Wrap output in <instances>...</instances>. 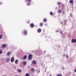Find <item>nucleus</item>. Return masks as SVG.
<instances>
[{
    "label": "nucleus",
    "mask_w": 76,
    "mask_h": 76,
    "mask_svg": "<svg viewBox=\"0 0 76 76\" xmlns=\"http://www.w3.org/2000/svg\"><path fill=\"white\" fill-rule=\"evenodd\" d=\"M15 64H17L18 63V60H16L15 61Z\"/></svg>",
    "instance_id": "9"
},
{
    "label": "nucleus",
    "mask_w": 76,
    "mask_h": 76,
    "mask_svg": "<svg viewBox=\"0 0 76 76\" xmlns=\"http://www.w3.org/2000/svg\"><path fill=\"white\" fill-rule=\"evenodd\" d=\"M6 47V44H3L2 45V47L3 48H4Z\"/></svg>",
    "instance_id": "10"
},
{
    "label": "nucleus",
    "mask_w": 76,
    "mask_h": 76,
    "mask_svg": "<svg viewBox=\"0 0 76 76\" xmlns=\"http://www.w3.org/2000/svg\"><path fill=\"white\" fill-rule=\"evenodd\" d=\"M24 59H26V58H27V56L26 55H25L24 56Z\"/></svg>",
    "instance_id": "17"
},
{
    "label": "nucleus",
    "mask_w": 76,
    "mask_h": 76,
    "mask_svg": "<svg viewBox=\"0 0 76 76\" xmlns=\"http://www.w3.org/2000/svg\"><path fill=\"white\" fill-rule=\"evenodd\" d=\"M56 32H58V30H57L56 31Z\"/></svg>",
    "instance_id": "32"
},
{
    "label": "nucleus",
    "mask_w": 76,
    "mask_h": 76,
    "mask_svg": "<svg viewBox=\"0 0 76 76\" xmlns=\"http://www.w3.org/2000/svg\"><path fill=\"white\" fill-rule=\"evenodd\" d=\"M73 0H71L69 1L70 3H73Z\"/></svg>",
    "instance_id": "18"
},
{
    "label": "nucleus",
    "mask_w": 76,
    "mask_h": 76,
    "mask_svg": "<svg viewBox=\"0 0 76 76\" xmlns=\"http://www.w3.org/2000/svg\"><path fill=\"white\" fill-rule=\"evenodd\" d=\"M57 76H63L62 75H61V74H58Z\"/></svg>",
    "instance_id": "19"
},
{
    "label": "nucleus",
    "mask_w": 76,
    "mask_h": 76,
    "mask_svg": "<svg viewBox=\"0 0 76 76\" xmlns=\"http://www.w3.org/2000/svg\"><path fill=\"white\" fill-rule=\"evenodd\" d=\"M50 15H53V12H50Z\"/></svg>",
    "instance_id": "21"
},
{
    "label": "nucleus",
    "mask_w": 76,
    "mask_h": 76,
    "mask_svg": "<svg viewBox=\"0 0 76 76\" xmlns=\"http://www.w3.org/2000/svg\"><path fill=\"white\" fill-rule=\"evenodd\" d=\"M58 12H59V13H61V10H60L59 11H58Z\"/></svg>",
    "instance_id": "29"
},
{
    "label": "nucleus",
    "mask_w": 76,
    "mask_h": 76,
    "mask_svg": "<svg viewBox=\"0 0 76 76\" xmlns=\"http://www.w3.org/2000/svg\"><path fill=\"white\" fill-rule=\"evenodd\" d=\"M72 43H75L76 42V39H72Z\"/></svg>",
    "instance_id": "4"
},
{
    "label": "nucleus",
    "mask_w": 76,
    "mask_h": 76,
    "mask_svg": "<svg viewBox=\"0 0 76 76\" xmlns=\"http://www.w3.org/2000/svg\"><path fill=\"white\" fill-rule=\"evenodd\" d=\"M32 63L33 64H36L37 63V61H36L35 60H33L32 61Z\"/></svg>",
    "instance_id": "3"
},
{
    "label": "nucleus",
    "mask_w": 76,
    "mask_h": 76,
    "mask_svg": "<svg viewBox=\"0 0 76 76\" xmlns=\"http://www.w3.org/2000/svg\"><path fill=\"white\" fill-rule=\"evenodd\" d=\"M3 37V36L1 35H0V39H2V38Z\"/></svg>",
    "instance_id": "20"
},
{
    "label": "nucleus",
    "mask_w": 76,
    "mask_h": 76,
    "mask_svg": "<svg viewBox=\"0 0 76 76\" xmlns=\"http://www.w3.org/2000/svg\"><path fill=\"white\" fill-rule=\"evenodd\" d=\"M41 32V28H39L38 29V33H40Z\"/></svg>",
    "instance_id": "13"
},
{
    "label": "nucleus",
    "mask_w": 76,
    "mask_h": 76,
    "mask_svg": "<svg viewBox=\"0 0 76 76\" xmlns=\"http://www.w3.org/2000/svg\"><path fill=\"white\" fill-rule=\"evenodd\" d=\"M15 76H20L18 75H16Z\"/></svg>",
    "instance_id": "34"
},
{
    "label": "nucleus",
    "mask_w": 76,
    "mask_h": 76,
    "mask_svg": "<svg viewBox=\"0 0 76 76\" xmlns=\"http://www.w3.org/2000/svg\"><path fill=\"white\" fill-rule=\"evenodd\" d=\"M10 52H8L7 54V56H10Z\"/></svg>",
    "instance_id": "6"
},
{
    "label": "nucleus",
    "mask_w": 76,
    "mask_h": 76,
    "mask_svg": "<svg viewBox=\"0 0 76 76\" xmlns=\"http://www.w3.org/2000/svg\"><path fill=\"white\" fill-rule=\"evenodd\" d=\"M9 61H10V58H7L6 59V63H9Z\"/></svg>",
    "instance_id": "2"
},
{
    "label": "nucleus",
    "mask_w": 76,
    "mask_h": 76,
    "mask_svg": "<svg viewBox=\"0 0 76 76\" xmlns=\"http://www.w3.org/2000/svg\"><path fill=\"white\" fill-rule=\"evenodd\" d=\"M24 35H26L27 34V32L25 30L24 32Z\"/></svg>",
    "instance_id": "11"
},
{
    "label": "nucleus",
    "mask_w": 76,
    "mask_h": 76,
    "mask_svg": "<svg viewBox=\"0 0 76 76\" xmlns=\"http://www.w3.org/2000/svg\"><path fill=\"white\" fill-rule=\"evenodd\" d=\"M61 4V2H57V4L58 5H60Z\"/></svg>",
    "instance_id": "25"
},
{
    "label": "nucleus",
    "mask_w": 76,
    "mask_h": 76,
    "mask_svg": "<svg viewBox=\"0 0 76 76\" xmlns=\"http://www.w3.org/2000/svg\"><path fill=\"white\" fill-rule=\"evenodd\" d=\"M30 76V75H29V74L28 73H27L25 75V76Z\"/></svg>",
    "instance_id": "12"
},
{
    "label": "nucleus",
    "mask_w": 76,
    "mask_h": 76,
    "mask_svg": "<svg viewBox=\"0 0 76 76\" xmlns=\"http://www.w3.org/2000/svg\"><path fill=\"white\" fill-rule=\"evenodd\" d=\"M60 33H61V34H62V33H63V32L62 31H60Z\"/></svg>",
    "instance_id": "31"
},
{
    "label": "nucleus",
    "mask_w": 76,
    "mask_h": 76,
    "mask_svg": "<svg viewBox=\"0 0 76 76\" xmlns=\"http://www.w3.org/2000/svg\"><path fill=\"white\" fill-rule=\"evenodd\" d=\"M2 53H3V50H0V54H1Z\"/></svg>",
    "instance_id": "16"
},
{
    "label": "nucleus",
    "mask_w": 76,
    "mask_h": 76,
    "mask_svg": "<svg viewBox=\"0 0 76 76\" xmlns=\"http://www.w3.org/2000/svg\"><path fill=\"white\" fill-rule=\"evenodd\" d=\"M30 27L31 28H34V26L33 25V24L32 23L30 24Z\"/></svg>",
    "instance_id": "8"
},
{
    "label": "nucleus",
    "mask_w": 76,
    "mask_h": 76,
    "mask_svg": "<svg viewBox=\"0 0 76 76\" xmlns=\"http://www.w3.org/2000/svg\"><path fill=\"white\" fill-rule=\"evenodd\" d=\"M31 70L32 71V72H34V71H35V69L34 68H32L31 69Z\"/></svg>",
    "instance_id": "22"
},
{
    "label": "nucleus",
    "mask_w": 76,
    "mask_h": 76,
    "mask_svg": "<svg viewBox=\"0 0 76 76\" xmlns=\"http://www.w3.org/2000/svg\"><path fill=\"white\" fill-rule=\"evenodd\" d=\"M74 71L75 72H76V69H75L74 70Z\"/></svg>",
    "instance_id": "33"
},
{
    "label": "nucleus",
    "mask_w": 76,
    "mask_h": 76,
    "mask_svg": "<svg viewBox=\"0 0 76 76\" xmlns=\"http://www.w3.org/2000/svg\"><path fill=\"white\" fill-rule=\"evenodd\" d=\"M31 0H26V2H29V1H31Z\"/></svg>",
    "instance_id": "14"
},
{
    "label": "nucleus",
    "mask_w": 76,
    "mask_h": 76,
    "mask_svg": "<svg viewBox=\"0 0 76 76\" xmlns=\"http://www.w3.org/2000/svg\"><path fill=\"white\" fill-rule=\"evenodd\" d=\"M32 59V55H29L28 56V59L29 60H31Z\"/></svg>",
    "instance_id": "1"
},
{
    "label": "nucleus",
    "mask_w": 76,
    "mask_h": 76,
    "mask_svg": "<svg viewBox=\"0 0 76 76\" xmlns=\"http://www.w3.org/2000/svg\"><path fill=\"white\" fill-rule=\"evenodd\" d=\"M37 32H38V29H37Z\"/></svg>",
    "instance_id": "39"
},
{
    "label": "nucleus",
    "mask_w": 76,
    "mask_h": 76,
    "mask_svg": "<svg viewBox=\"0 0 76 76\" xmlns=\"http://www.w3.org/2000/svg\"><path fill=\"white\" fill-rule=\"evenodd\" d=\"M0 4H2V3L0 2Z\"/></svg>",
    "instance_id": "37"
},
{
    "label": "nucleus",
    "mask_w": 76,
    "mask_h": 76,
    "mask_svg": "<svg viewBox=\"0 0 76 76\" xmlns=\"http://www.w3.org/2000/svg\"><path fill=\"white\" fill-rule=\"evenodd\" d=\"M40 26H42L43 25V23H40Z\"/></svg>",
    "instance_id": "24"
},
{
    "label": "nucleus",
    "mask_w": 76,
    "mask_h": 76,
    "mask_svg": "<svg viewBox=\"0 0 76 76\" xmlns=\"http://www.w3.org/2000/svg\"><path fill=\"white\" fill-rule=\"evenodd\" d=\"M31 4V3H27V6H29V5H30Z\"/></svg>",
    "instance_id": "26"
},
{
    "label": "nucleus",
    "mask_w": 76,
    "mask_h": 76,
    "mask_svg": "<svg viewBox=\"0 0 76 76\" xmlns=\"http://www.w3.org/2000/svg\"><path fill=\"white\" fill-rule=\"evenodd\" d=\"M21 58V59H22L23 60H25V59H24V58H23V57Z\"/></svg>",
    "instance_id": "27"
},
{
    "label": "nucleus",
    "mask_w": 76,
    "mask_h": 76,
    "mask_svg": "<svg viewBox=\"0 0 76 76\" xmlns=\"http://www.w3.org/2000/svg\"><path fill=\"white\" fill-rule=\"evenodd\" d=\"M11 62H13L14 61V58L13 57H12L11 59Z\"/></svg>",
    "instance_id": "7"
},
{
    "label": "nucleus",
    "mask_w": 76,
    "mask_h": 76,
    "mask_svg": "<svg viewBox=\"0 0 76 76\" xmlns=\"http://www.w3.org/2000/svg\"><path fill=\"white\" fill-rule=\"evenodd\" d=\"M45 26H47V24H45Z\"/></svg>",
    "instance_id": "36"
},
{
    "label": "nucleus",
    "mask_w": 76,
    "mask_h": 76,
    "mask_svg": "<svg viewBox=\"0 0 76 76\" xmlns=\"http://www.w3.org/2000/svg\"><path fill=\"white\" fill-rule=\"evenodd\" d=\"M72 4H73V2H72Z\"/></svg>",
    "instance_id": "38"
},
{
    "label": "nucleus",
    "mask_w": 76,
    "mask_h": 76,
    "mask_svg": "<svg viewBox=\"0 0 76 76\" xmlns=\"http://www.w3.org/2000/svg\"><path fill=\"white\" fill-rule=\"evenodd\" d=\"M17 72H19V73H20L21 72V70L17 69Z\"/></svg>",
    "instance_id": "15"
},
{
    "label": "nucleus",
    "mask_w": 76,
    "mask_h": 76,
    "mask_svg": "<svg viewBox=\"0 0 76 76\" xmlns=\"http://www.w3.org/2000/svg\"><path fill=\"white\" fill-rule=\"evenodd\" d=\"M63 22H61V24H63Z\"/></svg>",
    "instance_id": "35"
},
{
    "label": "nucleus",
    "mask_w": 76,
    "mask_h": 76,
    "mask_svg": "<svg viewBox=\"0 0 76 76\" xmlns=\"http://www.w3.org/2000/svg\"><path fill=\"white\" fill-rule=\"evenodd\" d=\"M43 22H47V20H45V18L43 19Z\"/></svg>",
    "instance_id": "23"
},
{
    "label": "nucleus",
    "mask_w": 76,
    "mask_h": 76,
    "mask_svg": "<svg viewBox=\"0 0 76 76\" xmlns=\"http://www.w3.org/2000/svg\"><path fill=\"white\" fill-rule=\"evenodd\" d=\"M66 57L67 58H69V56H68V55H67L66 56Z\"/></svg>",
    "instance_id": "30"
},
{
    "label": "nucleus",
    "mask_w": 76,
    "mask_h": 76,
    "mask_svg": "<svg viewBox=\"0 0 76 76\" xmlns=\"http://www.w3.org/2000/svg\"><path fill=\"white\" fill-rule=\"evenodd\" d=\"M70 16L71 17H72V16H73V14H70Z\"/></svg>",
    "instance_id": "28"
},
{
    "label": "nucleus",
    "mask_w": 76,
    "mask_h": 76,
    "mask_svg": "<svg viewBox=\"0 0 76 76\" xmlns=\"http://www.w3.org/2000/svg\"><path fill=\"white\" fill-rule=\"evenodd\" d=\"M36 71H37L38 70V69H36Z\"/></svg>",
    "instance_id": "40"
},
{
    "label": "nucleus",
    "mask_w": 76,
    "mask_h": 76,
    "mask_svg": "<svg viewBox=\"0 0 76 76\" xmlns=\"http://www.w3.org/2000/svg\"><path fill=\"white\" fill-rule=\"evenodd\" d=\"M50 76H51V75H50Z\"/></svg>",
    "instance_id": "41"
},
{
    "label": "nucleus",
    "mask_w": 76,
    "mask_h": 76,
    "mask_svg": "<svg viewBox=\"0 0 76 76\" xmlns=\"http://www.w3.org/2000/svg\"><path fill=\"white\" fill-rule=\"evenodd\" d=\"M22 63L23 66H26V62L25 61H23V62Z\"/></svg>",
    "instance_id": "5"
}]
</instances>
